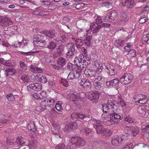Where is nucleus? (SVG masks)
<instances>
[{
	"mask_svg": "<svg viewBox=\"0 0 149 149\" xmlns=\"http://www.w3.org/2000/svg\"><path fill=\"white\" fill-rule=\"evenodd\" d=\"M70 141L74 147L83 146L85 144L84 140L80 136H75L71 138Z\"/></svg>",
	"mask_w": 149,
	"mask_h": 149,
	"instance_id": "39448f33",
	"label": "nucleus"
},
{
	"mask_svg": "<svg viewBox=\"0 0 149 149\" xmlns=\"http://www.w3.org/2000/svg\"><path fill=\"white\" fill-rule=\"evenodd\" d=\"M12 23V22L7 17H0V24L1 25H6Z\"/></svg>",
	"mask_w": 149,
	"mask_h": 149,
	"instance_id": "bb28decb",
	"label": "nucleus"
},
{
	"mask_svg": "<svg viewBox=\"0 0 149 149\" xmlns=\"http://www.w3.org/2000/svg\"><path fill=\"white\" fill-rule=\"evenodd\" d=\"M39 79L40 82L43 84H45L47 81V80L45 76L43 75L39 77Z\"/></svg>",
	"mask_w": 149,
	"mask_h": 149,
	"instance_id": "a18cd8bd",
	"label": "nucleus"
},
{
	"mask_svg": "<svg viewBox=\"0 0 149 149\" xmlns=\"http://www.w3.org/2000/svg\"><path fill=\"white\" fill-rule=\"evenodd\" d=\"M67 98L68 99L72 101L74 104H77L80 103L82 98L79 94L76 95L74 94L70 93L68 95Z\"/></svg>",
	"mask_w": 149,
	"mask_h": 149,
	"instance_id": "dca6fc26",
	"label": "nucleus"
},
{
	"mask_svg": "<svg viewBox=\"0 0 149 149\" xmlns=\"http://www.w3.org/2000/svg\"><path fill=\"white\" fill-rule=\"evenodd\" d=\"M104 66L105 69L107 70V72L109 75H114L116 74V70L113 65L108 63H105L104 64Z\"/></svg>",
	"mask_w": 149,
	"mask_h": 149,
	"instance_id": "f3484780",
	"label": "nucleus"
},
{
	"mask_svg": "<svg viewBox=\"0 0 149 149\" xmlns=\"http://www.w3.org/2000/svg\"><path fill=\"white\" fill-rule=\"evenodd\" d=\"M117 107L111 100H109L108 103L105 104L101 108L103 112L102 116L105 118L104 116L106 114L107 116L109 115L111 119L113 121H116V124L118 121L123 118L122 115L120 113L115 112L114 111L117 109Z\"/></svg>",
	"mask_w": 149,
	"mask_h": 149,
	"instance_id": "f257e3e1",
	"label": "nucleus"
},
{
	"mask_svg": "<svg viewBox=\"0 0 149 149\" xmlns=\"http://www.w3.org/2000/svg\"><path fill=\"white\" fill-rule=\"evenodd\" d=\"M79 74H76L74 71H71L69 73L67 77L68 80H72L76 78H77L79 77Z\"/></svg>",
	"mask_w": 149,
	"mask_h": 149,
	"instance_id": "cd10ccee",
	"label": "nucleus"
},
{
	"mask_svg": "<svg viewBox=\"0 0 149 149\" xmlns=\"http://www.w3.org/2000/svg\"><path fill=\"white\" fill-rule=\"evenodd\" d=\"M127 14L124 11H122L120 13V17L121 20L125 22L128 20V18L127 17Z\"/></svg>",
	"mask_w": 149,
	"mask_h": 149,
	"instance_id": "72a5a7b5",
	"label": "nucleus"
},
{
	"mask_svg": "<svg viewBox=\"0 0 149 149\" xmlns=\"http://www.w3.org/2000/svg\"><path fill=\"white\" fill-rule=\"evenodd\" d=\"M96 17V18L95 19V20H96V22L98 23L97 24H101V23L103 22L102 21L101 16L96 15L94 16L95 18Z\"/></svg>",
	"mask_w": 149,
	"mask_h": 149,
	"instance_id": "37998d69",
	"label": "nucleus"
},
{
	"mask_svg": "<svg viewBox=\"0 0 149 149\" xmlns=\"http://www.w3.org/2000/svg\"><path fill=\"white\" fill-rule=\"evenodd\" d=\"M92 131L91 129H83L81 130L82 132H84L86 134L88 135V134Z\"/></svg>",
	"mask_w": 149,
	"mask_h": 149,
	"instance_id": "e2e57ef3",
	"label": "nucleus"
},
{
	"mask_svg": "<svg viewBox=\"0 0 149 149\" xmlns=\"http://www.w3.org/2000/svg\"><path fill=\"white\" fill-rule=\"evenodd\" d=\"M44 34L46 36L50 38H53L54 39L56 38L55 36H55V32L52 30L45 31Z\"/></svg>",
	"mask_w": 149,
	"mask_h": 149,
	"instance_id": "2f4dec72",
	"label": "nucleus"
},
{
	"mask_svg": "<svg viewBox=\"0 0 149 149\" xmlns=\"http://www.w3.org/2000/svg\"><path fill=\"white\" fill-rule=\"evenodd\" d=\"M125 120L130 123H133V119L129 116H127L124 118Z\"/></svg>",
	"mask_w": 149,
	"mask_h": 149,
	"instance_id": "4d7b16f0",
	"label": "nucleus"
},
{
	"mask_svg": "<svg viewBox=\"0 0 149 149\" xmlns=\"http://www.w3.org/2000/svg\"><path fill=\"white\" fill-rule=\"evenodd\" d=\"M133 143H131L128 144L126 145L123 148V149H133Z\"/></svg>",
	"mask_w": 149,
	"mask_h": 149,
	"instance_id": "6e6d98bb",
	"label": "nucleus"
},
{
	"mask_svg": "<svg viewBox=\"0 0 149 149\" xmlns=\"http://www.w3.org/2000/svg\"><path fill=\"white\" fill-rule=\"evenodd\" d=\"M80 49H81L80 52L81 53V54L80 55H82L84 56V57H86V56L87 55V52L86 49L84 47H82Z\"/></svg>",
	"mask_w": 149,
	"mask_h": 149,
	"instance_id": "09e8293b",
	"label": "nucleus"
},
{
	"mask_svg": "<svg viewBox=\"0 0 149 149\" xmlns=\"http://www.w3.org/2000/svg\"><path fill=\"white\" fill-rule=\"evenodd\" d=\"M29 12L36 15H41V9L39 8H36L35 9H29Z\"/></svg>",
	"mask_w": 149,
	"mask_h": 149,
	"instance_id": "c756f323",
	"label": "nucleus"
},
{
	"mask_svg": "<svg viewBox=\"0 0 149 149\" xmlns=\"http://www.w3.org/2000/svg\"><path fill=\"white\" fill-rule=\"evenodd\" d=\"M149 33L143 35L142 41L143 44H145L149 40Z\"/></svg>",
	"mask_w": 149,
	"mask_h": 149,
	"instance_id": "a19ab883",
	"label": "nucleus"
},
{
	"mask_svg": "<svg viewBox=\"0 0 149 149\" xmlns=\"http://www.w3.org/2000/svg\"><path fill=\"white\" fill-rule=\"evenodd\" d=\"M79 85L80 87H82L86 90L90 89L91 87V84L90 81L86 79H81L79 83Z\"/></svg>",
	"mask_w": 149,
	"mask_h": 149,
	"instance_id": "2eb2a0df",
	"label": "nucleus"
},
{
	"mask_svg": "<svg viewBox=\"0 0 149 149\" xmlns=\"http://www.w3.org/2000/svg\"><path fill=\"white\" fill-rule=\"evenodd\" d=\"M71 117L72 119H74V120H78V113H73L71 115Z\"/></svg>",
	"mask_w": 149,
	"mask_h": 149,
	"instance_id": "13d9d810",
	"label": "nucleus"
},
{
	"mask_svg": "<svg viewBox=\"0 0 149 149\" xmlns=\"http://www.w3.org/2000/svg\"><path fill=\"white\" fill-rule=\"evenodd\" d=\"M122 4L124 6H127L128 7H132L134 5V0H122Z\"/></svg>",
	"mask_w": 149,
	"mask_h": 149,
	"instance_id": "c85d7f7f",
	"label": "nucleus"
},
{
	"mask_svg": "<svg viewBox=\"0 0 149 149\" xmlns=\"http://www.w3.org/2000/svg\"><path fill=\"white\" fill-rule=\"evenodd\" d=\"M7 98L9 101H14L15 100V98L12 93H10L7 96Z\"/></svg>",
	"mask_w": 149,
	"mask_h": 149,
	"instance_id": "603ef678",
	"label": "nucleus"
},
{
	"mask_svg": "<svg viewBox=\"0 0 149 149\" xmlns=\"http://www.w3.org/2000/svg\"><path fill=\"white\" fill-rule=\"evenodd\" d=\"M125 42L124 40L119 39L116 40L115 42V45L118 47H122L123 46V44Z\"/></svg>",
	"mask_w": 149,
	"mask_h": 149,
	"instance_id": "c9c22d12",
	"label": "nucleus"
},
{
	"mask_svg": "<svg viewBox=\"0 0 149 149\" xmlns=\"http://www.w3.org/2000/svg\"><path fill=\"white\" fill-rule=\"evenodd\" d=\"M42 85L39 83H35L29 85L27 86L29 90L32 89L35 91H40L42 90Z\"/></svg>",
	"mask_w": 149,
	"mask_h": 149,
	"instance_id": "aec40b11",
	"label": "nucleus"
},
{
	"mask_svg": "<svg viewBox=\"0 0 149 149\" xmlns=\"http://www.w3.org/2000/svg\"><path fill=\"white\" fill-rule=\"evenodd\" d=\"M87 117V115H85L83 114H80L78 113V120H82L85 117Z\"/></svg>",
	"mask_w": 149,
	"mask_h": 149,
	"instance_id": "338daca9",
	"label": "nucleus"
},
{
	"mask_svg": "<svg viewBox=\"0 0 149 149\" xmlns=\"http://www.w3.org/2000/svg\"><path fill=\"white\" fill-rule=\"evenodd\" d=\"M75 42L77 48L80 49L83 47V43L81 39H76L75 40Z\"/></svg>",
	"mask_w": 149,
	"mask_h": 149,
	"instance_id": "e433bc0d",
	"label": "nucleus"
},
{
	"mask_svg": "<svg viewBox=\"0 0 149 149\" xmlns=\"http://www.w3.org/2000/svg\"><path fill=\"white\" fill-rule=\"evenodd\" d=\"M53 130H52L53 134L54 135H56V137H59L60 138H62L61 135H59L60 126L56 124H53Z\"/></svg>",
	"mask_w": 149,
	"mask_h": 149,
	"instance_id": "393cba45",
	"label": "nucleus"
},
{
	"mask_svg": "<svg viewBox=\"0 0 149 149\" xmlns=\"http://www.w3.org/2000/svg\"><path fill=\"white\" fill-rule=\"evenodd\" d=\"M37 142L36 141L34 140L31 141L28 145L29 147L31 149H34L36 147Z\"/></svg>",
	"mask_w": 149,
	"mask_h": 149,
	"instance_id": "58836bf2",
	"label": "nucleus"
},
{
	"mask_svg": "<svg viewBox=\"0 0 149 149\" xmlns=\"http://www.w3.org/2000/svg\"><path fill=\"white\" fill-rule=\"evenodd\" d=\"M110 24L108 23H103L101 24H97L96 23H92L90 25V29L91 31L93 29V32L94 33H96L99 31L100 28L102 27L110 26Z\"/></svg>",
	"mask_w": 149,
	"mask_h": 149,
	"instance_id": "9d476101",
	"label": "nucleus"
},
{
	"mask_svg": "<svg viewBox=\"0 0 149 149\" xmlns=\"http://www.w3.org/2000/svg\"><path fill=\"white\" fill-rule=\"evenodd\" d=\"M60 83L65 87H67L68 86V83L67 81L65 79H62L60 81Z\"/></svg>",
	"mask_w": 149,
	"mask_h": 149,
	"instance_id": "052dcab7",
	"label": "nucleus"
},
{
	"mask_svg": "<svg viewBox=\"0 0 149 149\" xmlns=\"http://www.w3.org/2000/svg\"><path fill=\"white\" fill-rule=\"evenodd\" d=\"M25 141H24V139L22 137H18L16 139V140H11L10 143H9L10 145H12L13 144L15 143L17 146L19 147L22 146L25 143Z\"/></svg>",
	"mask_w": 149,
	"mask_h": 149,
	"instance_id": "6ab92c4d",
	"label": "nucleus"
},
{
	"mask_svg": "<svg viewBox=\"0 0 149 149\" xmlns=\"http://www.w3.org/2000/svg\"><path fill=\"white\" fill-rule=\"evenodd\" d=\"M138 112L143 117L146 118L149 115V104L139 107L137 109Z\"/></svg>",
	"mask_w": 149,
	"mask_h": 149,
	"instance_id": "0eeeda50",
	"label": "nucleus"
},
{
	"mask_svg": "<svg viewBox=\"0 0 149 149\" xmlns=\"http://www.w3.org/2000/svg\"><path fill=\"white\" fill-rule=\"evenodd\" d=\"M124 139H127V138H125V135H123L121 137L117 136H113L111 139V144L115 146H119L122 143Z\"/></svg>",
	"mask_w": 149,
	"mask_h": 149,
	"instance_id": "9b49d317",
	"label": "nucleus"
},
{
	"mask_svg": "<svg viewBox=\"0 0 149 149\" xmlns=\"http://www.w3.org/2000/svg\"><path fill=\"white\" fill-rule=\"evenodd\" d=\"M133 76L130 74H124L120 78V82L123 85H127L131 83L133 80Z\"/></svg>",
	"mask_w": 149,
	"mask_h": 149,
	"instance_id": "1a4fd4ad",
	"label": "nucleus"
},
{
	"mask_svg": "<svg viewBox=\"0 0 149 149\" xmlns=\"http://www.w3.org/2000/svg\"><path fill=\"white\" fill-rule=\"evenodd\" d=\"M20 66L21 68L23 70H25L27 69V67L24 63L22 61L19 62Z\"/></svg>",
	"mask_w": 149,
	"mask_h": 149,
	"instance_id": "864d4df0",
	"label": "nucleus"
},
{
	"mask_svg": "<svg viewBox=\"0 0 149 149\" xmlns=\"http://www.w3.org/2000/svg\"><path fill=\"white\" fill-rule=\"evenodd\" d=\"M67 38L65 35H62L59 38H54V40L56 41L58 44L64 42L67 40Z\"/></svg>",
	"mask_w": 149,
	"mask_h": 149,
	"instance_id": "7c9ffc66",
	"label": "nucleus"
},
{
	"mask_svg": "<svg viewBox=\"0 0 149 149\" xmlns=\"http://www.w3.org/2000/svg\"><path fill=\"white\" fill-rule=\"evenodd\" d=\"M92 39V37L91 36L86 37L84 40L85 44L87 45H89Z\"/></svg>",
	"mask_w": 149,
	"mask_h": 149,
	"instance_id": "c03bdc74",
	"label": "nucleus"
},
{
	"mask_svg": "<svg viewBox=\"0 0 149 149\" xmlns=\"http://www.w3.org/2000/svg\"><path fill=\"white\" fill-rule=\"evenodd\" d=\"M73 125L72 123H69L67 124L63 129V130L65 133L71 132L72 130Z\"/></svg>",
	"mask_w": 149,
	"mask_h": 149,
	"instance_id": "473e14b6",
	"label": "nucleus"
},
{
	"mask_svg": "<svg viewBox=\"0 0 149 149\" xmlns=\"http://www.w3.org/2000/svg\"><path fill=\"white\" fill-rule=\"evenodd\" d=\"M111 81L113 84V86H116L119 83V81L118 79H113L111 80Z\"/></svg>",
	"mask_w": 149,
	"mask_h": 149,
	"instance_id": "774afa93",
	"label": "nucleus"
},
{
	"mask_svg": "<svg viewBox=\"0 0 149 149\" xmlns=\"http://www.w3.org/2000/svg\"><path fill=\"white\" fill-rule=\"evenodd\" d=\"M132 44L131 43H128L127 44V45L125 47L124 49L125 50V51L127 52H129V50H130V49H127V48H130L132 46Z\"/></svg>",
	"mask_w": 149,
	"mask_h": 149,
	"instance_id": "680f3d73",
	"label": "nucleus"
},
{
	"mask_svg": "<svg viewBox=\"0 0 149 149\" xmlns=\"http://www.w3.org/2000/svg\"><path fill=\"white\" fill-rule=\"evenodd\" d=\"M102 123L99 120H95L93 127L96 129L97 134H102L104 132L108 136H110L112 134V132L109 129H106L102 127Z\"/></svg>",
	"mask_w": 149,
	"mask_h": 149,
	"instance_id": "f03ea898",
	"label": "nucleus"
},
{
	"mask_svg": "<svg viewBox=\"0 0 149 149\" xmlns=\"http://www.w3.org/2000/svg\"><path fill=\"white\" fill-rule=\"evenodd\" d=\"M56 100V99L49 97L45 99L44 101H42L41 102V104L44 106H48L50 107L51 105H53Z\"/></svg>",
	"mask_w": 149,
	"mask_h": 149,
	"instance_id": "a211bd4d",
	"label": "nucleus"
},
{
	"mask_svg": "<svg viewBox=\"0 0 149 149\" xmlns=\"http://www.w3.org/2000/svg\"><path fill=\"white\" fill-rule=\"evenodd\" d=\"M148 100V98L147 96L143 94H139L136 95L133 98V102H135L136 104L139 103L144 104L146 103Z\"/></svg>",
	"mask_w": 149,
	"mask_h": 149,
	"instance_id": "423d86ee",
	"label": "nucleus"
},
{
	"mask_svg": "<svg viewBox=\"0 0 149 149\" xmlns=\"http://www.w3.org/2000/svg\"><path fill=\"white\" fill-rule=\"evenodd\" d=\"M68 49V51L66 53L67 56H72L74 53H76L77 51L75 50L74 44L72 43H70L67 44L66 46Z\"/></svg>",
	"mask_w": 149,
	"mask_h": 149,
	"instance_id": "412c9836",
	"label": "nucleus"
},
{
	"mask_svg": "<svg viewBox=\"0 0 149 149\" xmlns=\"http://www.w3.org/2000/svg\"><path fill=\"white\" fill-rule=\"evenodd\" d=\"M102 78L101 77L98 76L95 77L93 80H92L93 81V84L101 83L100 81L101 80Z\"/></svg>",
	"mask_w": 149,
	"mask_h": 149,
	"instance_id": "de8ad7c7",
	"label": "nucleus"
},
{
	"mask_svg": "<svg viewBox=\"0 0 149 149\" xmlns=\"http://www.w3.org/2000/svg\"><path fill=\"white\" fill-rule=\"evenodd\" d=\"M31 98L33 99L38 100L40 99L39 93H34L31 94Z\"/></svg>",
	"mask_w": 149,
	"mask_h": 149,
	"instance_id": "79ce46f5",
	"label": "nucleus"
},
{
	"mask_svg": "<svg viewBox=\"0 0 149 149\" xmlns=\"http://www.w3.org/2000/svg\"><path fill=\"white\" fill-rule=\"evenodd\" d=\"M40 99H42L44 97H45L47 96V94L46 92L45 91H42L40 93H39Z\"/></svg>",
	"mask_w": 149,
	"mask_h": 149,
	"instance_id": "69168bd1",
	"label": "nucleus"
},
{
	"mask_svg": "<svg viewBox=\"0 0 149 149\" xmlns=\"http://www.w3.org/2000/svg\"><path fill=\"white\" fill-rule=\"evenodd\" d=\"M44 38V36L42 35H37L34 36L33 41L36 46L42 47L44 46L46 44Z\"/></svg>",
	"mask_w": 149,
	"mask_h": 149,
	"instance_id": "f8f14e48",
	"label": "nucleus"
},
{
	"mask_svg": "<svg viewBox=\"0 0 149 149\" xmlns=\"http://www.w3.org/2000/svg\"><path fill=\"white\" fill-rule=\"evenodd\" d=\"M5 71L6 72H7V73L6 74V76H8V73L9 72H11L13 73H14L15 72V69L13 68H8L6 69L5 70Z\"/></svg>",
	"mask_w": 149,
	"mask_h": 149,
	"instance_id": "5fc2aeb1",
	"label": "nucleus"
},
{
	"mask_svg": "<svg viewBox=\"0 0 149 149\" xmlns=\"http://www.w3.org/2000/svg\"><path fill=\"white\" fill-rule=\"evenodd\" d=\"M93 85L95 88L97 90H100L102 87V84L101 83L93 84Z\"/></svg>",
	"mask_w": 149,
	"mask_h": 149,
	"instance_id": "bf43d9fd",
	"label": "nucleus"
},
{
	"mask_svg": "<svg viewBox=\"0 0 149 149\" xmlns=\"http://www.w3.org/2000/svg\"><path fill=\"white\" fill-rule=\"evenodd\" d=\"M107 115L105 114L104 116L105 117V118L102 117L103 118H104L105 119L103 121V124L106 125H110L116 124V121H113L112 119H111L110 117L109 118H108L107 116Z\"/></svg>",
	"mask_w": 149,
	"mask_h": 149,
	"instance_id": "5701e85b",
	"label": "nucleus"
},
{
	"mask_svg": "<svg viewBox=\"0 0 149 149\" xmlns=\"http://www.w3.org/2000/svg\"><path fill=\"white\" fill-rule=\"evenodd\" d=\"M78 28L80 30L78 33V35L81 38H82L84 36H87V34L91 32L90 29H83L82 27L84 25V21L83 20H79L77 22Z\"/></svg>",
	"mask_w": 149,
	"mask_h": 149,
	"instance_id": "20e7f679",
	"label": "nucleus"
},
{
	"mask_svg": "<svg viewBox=\"0 0 149 149\" xmlns=\"http://www.w3.org/2000/svg\"><path fill=\"white\" fill-rule=\"evenodd\" d=\"M58 64L60 65L61 67L63 66L66 63V61L65 59L62 57H60L58 60Z\"/></svg>",
	"mask_w": 149,
	"mask_h": 149,
	"instance_id": "4c0bfd02",
	"label": "nucleus"
},
{
	"mask_svg": "<svg viewBox=\"0 0 149 149\" xmlns=\"http://www.w3.org/2000/svg\"><path fill=\"white\" fill-rule=\"evenodd\" d=\"M86 57H84L82 55H80L78 57L75 58L74 60V63H76L81 64V65H83L85 66V69L87 66L90 63V61L89 60L86 59Z\"/></svg>",
	"mask_w": 149,
	"mask_h": 149,
	"instance_id": "6e6552de",
	"label": "nucleus"
},
{
	"mask_svg": "<svg viewBox=\"0 0 149 149\" xmlns=\"http://www.w3.org/2000/svg\"><path fill=\"white\" fill-rule=\"evenodd\" d=\"M65 147L64 144H59L56 146L55 149H64Z\"/></svg>",
	"mask_w": 149,
	"mask_h": 149,
	"instance_id": "0e129e2a",
	"label": "nucleus"
},
{
	"mask_svg": "<svg viewBox=\"0 0 149 149\" xmlns=\"http://www.w3.org/2000/svg\"><path fill=\"white\" fill-rule=\"evenodd\" d=\"M86 97L90 100L93 102L96 103L98 101L99 98L100 94L99 92L97 91L94 92H91L88 93L87 95L86 94Z\"/></svg>",
	"mask_w": 149,
	"mask_h": 149,
	"instance_id": "ddd939ff",
	"label": "nucleus"
},
{
	"mask_svg": "<svg viewBox=\"0 0 149 149\" xmlns=\"http://www.w3.org/2000/svg\"><path fill=\"white\" fill-rule=\"evenodd\" d=\"M64 47L63 45H60L57 48L56 50L57 52L59 54H61L63 53Z\"/></svg>",
	"mask_w": 149,
	"mask_h": 149,
	"instance_id": "3c124183",
	"label": "nucleus"
},
{
	"mask_svg": "<svg viewBox=\"0 0 149 149\" xmlns=\"http://www.w3.org/2000/svg\"><path fill=\"white\" fill-rule=\"evenodd\" d=\"M125 133L123 135H125V138L128 139L129 136L135 137L139 132V128H135L132 126H127L125 127Z\"/></svg>",
	"mask_w": 149,
	"mask_h": 149,
	"instance_id": "7ed1b4c3",
	"label": "nucleus"
},
{
	"mask_svg": "<svg viewBox=\"0 0 149 149\" xmlns=\"http://www.w3.org/2000/svg\"><path fill=\"white\" fill-rule=\"evenodd\" d=\"M128 55L131 57H133L136 56V51L134 49L130 50H129Z\"/></svg>",
	"mask_w": 149,
	"mask_h": 149,
	"instance_id": "8fccbe9b",
	"label": "nucleus"
},
{
	"mask_svg": "<svg viewBox=\"0 0 149 149\" xmlns=\"http://www.w3.org/2000/svg\"><path fill=\"white\" fill-rule=\"evenodd\" d=\"M30 70L33 73H41L43 72L42 69L40 67L36 66L32 64L30 67Z\"/></svg>",
	"mask_w": 149,
	"mask_h": 149,
	"instance_id": "b1692460",
	"label": "nucleus"
},
{
	"mask_svg": "<svg viewBox=\"0 0 149 149\" xmlns=\"http://www.w3.org/2000/svg\"><path fill=\"white\" fill-rule=\"evenodd\" d=\"M56 47V44L53 42L49 41V42L47 46V47L49 49H53Z\"/></svg>",
	"mask_w": 149,
	"mask_h": 149,
	"instance_id": "ea45409f",
	"label": "nucleus"
},
{
	"mask_svg": "<svg viewBox=\"0 0 149 149\" xmlns=\"http://www.w3.org/2000/svg\"><path fill=\"white\" fill-rule=\"evenodd\" d=\"M76 64L77 65V66L75 68L74 70L76 74H79V77L83 71H84L86 69L85 66H83V65H81V64L79 63L78 64L77 63Z\"/></svg>",
	"mask_w": 149,
	"mask_h": 149,
	"instance_id": "a878e982",
	"label": "nucleus"
},
{
	"mask_svg": "<svg viewBox=\"0 0 149 149\" xmlns=\"http://www.w3.org/2000/svg\"><path fill=\"white\" fill-rule=\"evenodd\" d=\"M117 16V12L115 10H113L107 14L106 17L103 18V20L105 22H111L115 20Z\"/></svg>",
	"mask_w": 149,
	"mask_h": 149,
	"instance_id": "4468645a",
	"label": "nucleus"
},
{
	"mask_svg": "<svg viewBox=\"0 0 149 149\" xmlns=\"http://www.w3.org/2000/svg\"><path fill=\"white\" fill-rule=\"evenodd\" d=\"M84 73L87 77H90L91 80H93L96 76V72L91 70L86 69L84 71Z\"/></svg>",
	"mask_w": 149,
	"mask_h": 149,
	"instance_id": "4be33fe9",
	"label": "nucleus"
},
{
	"mask_svg": "<svg viewBox=\"0 0 149 149\" xmlns=\"http://www.w3.org/2000/svg\"><path fill=\"white\" fill-rule=\"evenodd\" d=\"M63 104V102L61 101H57L55 104V108L58 111L62 112L63 111V109L61 106Z\"/></svg>",
	"mask_w": 149,
	"mask_h": 149,
	"instance_id": "f704fd0d",
	"label": "nucleus"
},
{
	"mask_svg": "<svg viewBox=\"0 0 149 149\" xmlns=\"http://www.w3.org/2000/svg\"><path fill=\"white\" fill-rule=\"evenodd\" d=\"M21 79L24 82H28L30 81V78L27 75H24L22 76Z\"/></svg>",
	"mask_w": 149,
	"mask_h": 149,
	"instance_id": "49530a36",
	"label": "nucleus"
}]
</instances>
